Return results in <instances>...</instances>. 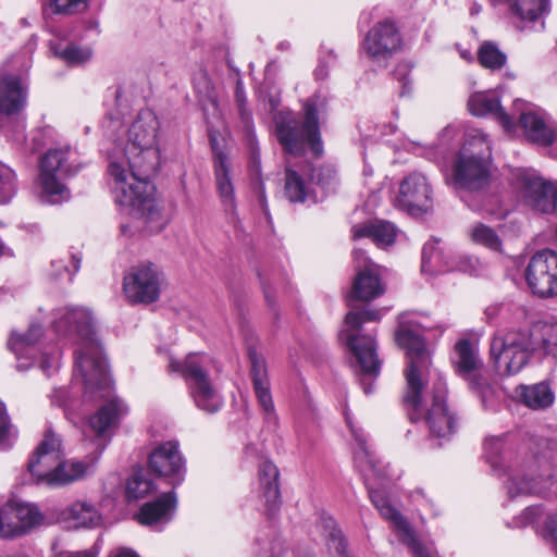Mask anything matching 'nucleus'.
<instances>
[{"mask_svg":"<svg viewBox=\"0 0 557 557\" xmlns=\"http://www.w3.org/2000/svg\"><path fill=\"white\" fill-rule=\"evenodd\" d=\"M52 326L62 335L79 338L75 351V364L84 380L86 394L99 393L103 403L90 417L89 426L97 436H104L116 429L127 414L126 404L113 393L108 363L96 336L91 312L85 308H60L53 313Z\"/></svg>","mask_w":557,"mask_h":557,"instance_id":"1","label":"nucleus"},{"mask_svg":"<svg viewBox=\"0 0 557 557\" xmlns=\"http://www.w3.org/2000/svg\"><path fill=\"white\" fill-rule=\"evenodd\" d=\"M379 269V265L366 262V269L356 273L351 289L346 297L349 311L341 331V338L355 357L354 368L360 375L359 382L364 394L372 393L373 381L380 374L381 361L376 352L375 336L363 333V324L380 321L383 311L371 308L358 309L355 302L357 300L369 302L385 293Z\"/></svg>","mask_w":557,"mask_h":557,"instance_id":"2","label":"nucleus"},{"mask_svg":"<svg viewBox=\"0 0 557 557\" xmlns=\"http://www.w3.org/2000/svg\"><path fill=\"white\" fill-rule=\"evenodd\" d=\"M108 172L114 181L116 201L129 208L131 214L149 223L160 222L161 213L149 182L160 166V150L152 147H123L114 145L109 154Z\"/></svg>","mask_w":557,"mask_h":557,"instance_id":"3","label":"nucleus"},{"mask_svg":"<svg viewBox=\"0 0 557 557\" xmlns=\"http://www.w3.org/2000/svg\"><path fill=\"white\" fill-rule=\"evenodd\" d=\"M557 357V322L530 332L511 330L497 333L491 342V359L500 375H515L530 361L534 351Z\"/></svg>","mask_w":557,"mask_h":557,"instance_id":"4","label":"nucleus"},{"mask_svg":"<svg viewBox=\"0 0 557 557\" xmlns=\"http://www.w3.org/2000/svg\"><path fill=\"white\" fill-rule=\"evenodd\" d=\"M504 448L502 436H492L484 443L486 460L492 469L507 475L504 485L510 498L519 495H543L550 488L553 476L547 462L543 469L539 460L529 462L522 469H509L503 457Z\"/></svg>","mask_w":557,"mask_h":557,"instance_id":"5","label":"nucleus"},{"mask_svg":"<svg viewBox=\"0 0 557 557\" xmlns=\"http://www.w3.org/2000/svg\"><path fill=\"white\" fill-rule=\"evenodd\" d=\"M274 122L277 140L286 153L302 156L306 148L315 157L322 153L317 98L305 102L302 120L295 119L289 112H278Z\"/></svg>","mask_w":557,"mask_h":557,"instance_id":"6","label":"nucleus"},{"mask_svg":"<svg viewBox=\"0 0 557 557\" xmlns=\"http://www.w3.org/2000/svg\"><path fill=\"white\" fill-rule=\"evenodd\" d=\"M490 158L491 144L487 135L482 131H474L453 163L448 184L455 189L470 193L483 189L490 183Z\"/></svg>","mask_w":557,"mask_h":557,"instance_id":"7","label":"nucleus"},{"mask_svg":"<svg viewBox=\"0 0 557 557\" xmlns=\"http://www.w3.org/2000/svg\"><path fill=\"white\" fill-rule=\"evenodd\" d=\"M396 342L406 350L408 368L406 370L407 393L405 403L410 408L409 418L418 421L421 418V391L423 377L431 366V354L418 330L400 322L396 332Z\"/></svg>","mask_w":557,"mask_h":557,"instance_id":"8","label":"nucleus"},{"mask_svg":"<svg viewBox=\"0 0 557 557\" xmlns=\"http://www.w3.org/2000/svg\"><path fill=\"white\" fill-rule=\"evenodd\" d=\"M354 435L358 444V448L355 451V462L364 478L372 504L385 519L394 524L397 536L401 543L407 541L412 542L414 532L410 528V524L391 505L385 491L376 486V481H381L384 473L377 468L376 461L367 446L366 438L355 432Z\"/></svg>","mask_w":557,"mask_h":557,"instance_id":"9","label":"nucleus"},{"mask_svg":"<svg viewBox=\"0 0 557 557\" xmlns=\"http://www.w3.org/2000/svg\"><path fill=\"white\" fill-rule=\"evenodd\" d=\"M207 362L206 356L189 354L184 362L171 359L169 370L181 373L185 379L190 395L199 409L214 413L221 409L223 399L209 379Z\"/></svg>","mask_w":557,"mask_h":557,"instance_id":"10","label":"nucleus"},{"mask_svg":"<svg viewBox=\"0 0 557 557\" xmlns=\"http://www.w3.org/2000/svg\"><path fill=\"white\" fill-rule=\"evenodd\" d=\"M69 148L49 149L40 160L39 185L45 200L51 205L66 201L71 197L65 177L74 175L78 169L70 162Z\"/></svg>","mask_w":557,"mask_h":557,"instance_id":"11","label":"nucleus"},{"mask_svg":"<svg viewBox=\"0 0 557 557\" xmlns=\"http://www.w3.org/2000/svg\"><path fill=\"white\" fill-rule=\"evenodd\" d=\"M421 269L431 274L460 271L472 275L482 270V264L475 257L444 246L441 240L434 239L424 244L422 248Z\"/></svg>","mask_w":557,"mask_h":557,"instance_id":"12","label":"nucleus"},{"mask_svg":"<svg viewBox=\"0 0 557 557\" xmlns=\"http://www.w3.org/2000/svg\"><path fill=\"white\" fill-rule=\"evenodd\" d=\"M163 274L152 263L134 265L123 277V293L129 304L149 305L160 298Z\"/></svg>","mask_w":557,"mask_h":557,"instance_id":"13","label":"nucleus"},{"mask_svg":"<svg viewBox=\"0 0 557 557\" xmlns=\"http://www.w3.org/2000/svg\"><path fill=\"white\" fill-rule=\"evenodd\" d=\"M42 521L44 515L36 505L9 500L0 507V537L12 540L24 536Z\"/></svg>","mask_w":557,"mask_h":557,"instance_id":"14","label":"nucleus"},{"mask_svg":"<svg viewBox=\"0 0 557 557\" xmlns=\"http://www.w3.org/2000/svg\"><path fill=\"white\" fill-rule=\"evenodd\" d=\"M524 276L534 295L542 298L557 296V253L549 249L536 252L530 259Z\"/></svg>","mask_w":557,"mask_h":557,"instance_id":"15","label":"nucleus"},{"mask_svg":"<svg viewBox=\"0 0 557 557\" xmlns=\"http://www.w3.org/2000/svg\"><path fill=\"white\" fill-rule=\"evenodd\" d=\"M63 458L61 438L50 429L45 432L42 441L28 461V471L37 482L50 484L53 471Z\"/></svg>","mask_w":557,"mask_h":557,"instance_id":"16","label":"nucleus"},{"mask_svg":"<svg viewBox=\"0 0 557 557\" xmlns=\"http://www.w3.org/2000/svg\"><path fill=\"white\" fill-rule=\"evenodd\" d=\"M401 45L399 32L394 22L385 20L375 24L367 34L362 48L377 64H384Z\"/></svg>","mask_w":557,"mask_h":557,"instance_id":"17","label":"nucleus"},{"mask_svg":"<svg viewBox=\"0 0 557 557\" xmlns=\"http://www.w3.org/2000/svg\"><path fill=\"white\" fill-rule=\"evenodd\" d=\"M395 205L412 215L428 212L432 207V189L425 175L412 172L406 176L400 183Z\"/></svg>","mask_w":557,"mask_h":557,"instance_id":"18","label":"nucleus"},{"mask_svg":"<svg viewBox=\"0 0 557 557\" xmlns=\"http://www.w3.org/2000/svg\"><path fill=\"white\" fill-rule=\"evenodd\" d=\"M148 466L158 476L166 478L173 485L183 482L186 462L178 442L168 441L158 445L149 455Z\"/></svg>","mask_w":557,"mask_h":557,"instance_id":"19","label":"nucleus"},{"mask_svg":"<svg viewBox=\"0 0 557 557\" xmlns=\"http://www.w3.org/2000/svg\"><path fill=\"white\" fill-rule=\"evenodd\" d=\"M446 393L445 382L438 379L433 385L432 406L425 418L431 433L441 438L450 436L457 428V420L445 403Z\"/></svg>","mask_w":557,"mask_h":557,"instance_id":"20","label":"nucleus"},{"mask_svg":"<svg viewBox=\"0 0 557 557\" xmlns=\"http://www.w3.org/2000/svg\"><path fill=\"white\" fill-rule=\"evenodd\" d=\"M248 356L251 363L250 373L255 394L264 412V419L268 423L276 425L277 416L275 413L274 404L270 393L265 360L255 348L251 347L248 349Z\"/></svg>","mask_w":557,"mask_h":557,"instance_id":"21","label":"nucleus"},{"mask_svg":"<svg viewBox=\"0 0 557 557\" xmlns=\"http://www.w3.org/2000/svg\"><path fill=\"white\" fill-rule=\"evenodd\" d=\"M210 140L213 150L215 188L224 210L233 213L236 209V197L231 173V161L230 158L218 148L215 137L210 135Z\"/></svg>","mask_w":557,"mask_h":557,"instance_id":"22","label":"nucleus"},{"mask_svg":"<svg viewBox=\"0 0 557 557\" xmlns=\"http://www.w3.org/2000/svg\"><path fill=\"white\" fill-rule=\"evenodd\" d=\"M468 109L471 114L476 116H493L508 133L516 127L513 116L504 110L500 104V97L495 90L472 94L468 100Z\"/></svg>","mask_w":557,"mask_h":557,"instance_id":"23","label":"nucleus"},{"mask_svg":"<svg viewBox=\"0 0 557 557\" xmlns=\"http://www.w3.org/2000/svg\"><path fill=\"white\" fill-rule=\"evenodd\" d=\"M523 201L536 212L554 213L557 210V187L543 178H532L525 183Z\"/></svg>","mask_w":557,"mask_h":557,"instance_id":"24","label":"nucleus"},{"mask_svg":"<svg viewBox=\"0 0 557 557\" xmlns=\"http://www.w3.org/2000/svg\"><path fill=\"white\" fill-rule=\"evenodd\" d=\"M280 471L277 467L268 459L259 465V491L260 497L265 507V513L269 517L274 516L280 509Z\"/></svg>","mask_w":557,"mask_h":557,"instance_id":"25","label":"nucleus"},{"mask_svg":"<svg viewBox=\"0 0 557 557\" xmlns=\"http://www.w3.org/2000/svg\"><path fill=\"white\" fill-rule=\"evenodd\" d=\"M27 102V84L18 76L0 77V113L12 115L20 113Z\"/></svg>","mask_w":557,"mask_h":557,"instance_id":"26","label":"nucleus"},{"mask_svg":"<svg viewBox=\"0 0 557 557\" xmlns=\"http://www.w3.org/2000/svg\"><path fill=\"white\" fill-rule=\"evenodd\" d=\"M160 123L153 111L141 110L128 129V140L124 147H152L157 145Z\"/></svg>","mask_w":557,"mask_h":557,"instance_id":"27","label":"nucleus"},{"mask_svg":"<svg viewBox=\"0 0 557 557\" xmlns=\"http://www.w3.org/2000/svg\"><path fill=\"white\" fill-rule=\"evenodd\" d=\"M176 494L168 492L158 497L154 502L146 503L136 515L137 521L147 527H156L168 523L176 509Z\"/></svg>","mask_w":557,"mask_h":557,"instance_id":"28","label":"nucleus"},{"mask_svg":"<svg viewBox=\"0 0 557 557\" xmlns=\"http://www.w3.org/2000/svg\"><path fill=\"white\" fill-rule=\"evenodd\" d=\"M493 5L507 4L511 18L519 28L534 23L548 11L549 0H491Z\"/></svg>","mask_w":557,"mask_h":557,"instance_id":"29","label":"nucleus"},{"mask_svg":"<svg viewBox=\"0 0 557 557\" xmlns=\"http://www.w3.org/2000/svg\"><path fill=\"white\" fill-rule=\"evenodd\" d=\"M59 520L69 529L95 528L101 523V515L92 504L76 502L59 513Z\"/></svg>","mask_w":557,"mask_h":557,"instance_id":"30","label":"nucleus"},{"mask_svg":"<svg viewBox=\"0 0 557 557\" xmlns=\"http://www.w3.org/2000/svg\"><path fill=\"white\" fill-rule=\"evenodd\" d=\"M518 123L528 140L542 146L553 144L555 133L539 113L532 110L523 111Z\"/></svg>","mask_w":557,"mask_h":557,"instance_id":"31","label":"nucleus"},{"mask_svg":"<svg viewBox=\"0 0 557 557\" xmlns=\"http://www.w3.org/2000/svg\"><path fill=\"white\" fill-rule=\"evenodd\" d=\"M284 191L290 202L305 203L311 201L315 203L319 200L310 180H306L305 175L288 166L285 169Z\"/></svg>","mask_w":557,"mask_h":557,"instance_id":"32","label":"nucleus"},{"mask_svg":"<svg viewBox=\"0 0 557 557\" xmlns=\"http://www.w3.org/2000/svg\"><path fill=\"white\" fill-rule=\"evenodd\" d=\"M397 235L396 226L387 221H375L358 224L352 227V237L371 238L379 247H387L394 244Z\"/></svg>","mask_w":557,"mask_h":557,"instance_id":"33","label":"nucleus"},{"mask_svg":"<svg viewBox=\"0 0 557 557\" xmlns=\"http://www.w3.org/2000/svg\"><path fill=\"white\" fill-rule=\"evenodd\" d=\"M41 336V327L37 324H32L28 331L25 334L12 333L8 346L12 350V352L16 356L17 364L16 368L21 371L27 370L32 362L28 360V357L24 356L29 350L33 349V345Z\"/></svg>","mask_w":557,"mask_h":557,"instance_id":"34","label":"nucleus"},{"mask_svg":"<svg viewBox=\"0 0 557 557\" xmlns=\"http://www.w3.org/2000/svg\"><path fill=\"white\" fill-rule=\"evenodd\" d=\"M516 394L527 407L534 410L550 407L555 398L552 388L545 382L533 385H520L517 387Z\"/></svg>","mask_w":557,"mask_h":557,"instance_id":"35","label":"nucleus"},{"mask_svg":"<svg viewBox=\"0 0 557 557\" xmlns=\"http://www.w3.org/2000/svg\"><path fill=\"white\" fill-rule=\"evenodd\" d=\"M453 363L456 372L466 376L480 366V360L473 345L468 339H460L455 344Z\"/></svg>","mask_w":557,"mask_h":557,"instance_id":"36","label":"nucleus"},{"mask_svg":"<svg viewBox=\"0 0 557 557\" xmlns=\"http://www.w3.org/2000/svg\"><path fill=\"white\" fill-rule=\"evenodd\" d=\"M322 528L330 552L338 557H350L347 541L343 532L337 528L335 520L332 517L323 518Z\"/></svg>","mask_w":557,"mask_h":557,"instance_id":"37","label":"nucleus"},{"mask_svg":"<svg viewBox=\"0 0 557 557\" xmlns=\"http://www.w3.org/2000/svg\"><path fill=\"white\" fill-rule=\"evenodd\" d=\"M51 51L69 65H78L87 62L91 58V50L88 47H79L74 44L63 46L51 42Z\"/></svg>","mask_w":557,"mask_h":557,"instance_id":"38","label":"nucleus"},{"mask_svg":"<svg viewBox=\"0 0 557 557\" xmlns=\"http://www.w3.org/2000/svg\"><path fill=\"white\" fill-rule=\"evenodd\" d=\"M88 465L82 461H64L54 469L53 476L49 485H60L73 482L85 475Z\"/></svg>","mask_w":557,"mask_h":557,"instance_id":"39","label":"nucleus"},{"mask_svg":"<svg viewBox=\"0 0 557 557\" xmlns=\"http://www.w3.org/2000/svg\"><path fill=\"white\" fill-rule=\"evenodd\" d=\"M153 487L148 475L143 470H136L127 479L125 494L128 500H138L150 494Z\"/></svg>","mask_w":557,"mask_h":557,"instance_id":"40","label":"nucleus"},{"mask_svg":"<svg viewBox=\"0 0 557 557\" xmlns=\"http://www.w3.org/2000/svg\"><path fill=\"white\" fill-rule=\"evenodd\" d=\"M478 59L483 67L492 71L503 69L507 62V55L492 41H485L480 46Z\"/></svg>","mask_w":557,"mask_h":557,"instance_id":"41","label":"nucleus"},{"mask_svg":"<svg viewBox=\"0 0 557 557\" xmlns=\"http://www.w3.org/2000/svg\"><path fill=\"white\" fill-rule=\"evenodd\" d=\"M471 239L491 250L500 251L502 240L497 233L485 224H476L470 232Z\"/></svg>","mask_w":557,"mask_h":557,"instance_id":"42","label":"nucleus"},{"mask_svg":"<svg viewBox=\"0 0 557 557\" xmlns=\"http://www.w3.org/2000/svg\"><path fill=\"white\" fill-rule=\"evenodd\" d=\"M16 188L15 172L11 168L0 164V203L10 202L16 194Z\"/></svg>","mask_w":557,"mask_h":557,"instance_id":"43","label":"nucleus"},{"mask_svg":"<svg viewBox=\"0 0 557 557\" xmlns=\"http://www.w3.org/2000/svg\"><path fill=\"white\" fill-rule=\"evenodd\" d=\"M309 178L312 186L315 184L317 186H320L323 191H330L334 187L336 173L331 168L321 166L318 169H312L311 173L309 174Z\"/></svg>","mask_w":557,"mask_h":557,"instance_id":"44","label":"nucleus"},{"mask_svg":"<svg viewBox=\"0 0 557 557\" xmlns=\"http://www.w3.org/2000/svg\"><path fill=\"white\" fill-rule=\"evenodd\" d=\"M88 0H50L49 9L54 14H75L87 8Z\"/></svg>","mask_w":557,"mask_h":557,"instance_id":"45","label":"nucleus"},{"mask_svg":"<svg viewBox=\"0 0 557 557\" xmlns=\"http://www.w3.org/2000/svg\"><path fill=\"white\" fill-rule=\"evenodd\" d=\"M540 533L548 543L552 550L557 555V513L549 515L545 518Z\"/></svg>","mask_w":557,"mask_h":557,"instance_id":"46","label":"nucleus"},{"mask_svg":"<svg viewBox=\"0 0 557 557\" xmlns=\"http://www.w3.org/2000/svg\"><path fill=\"white\" fill-rule=\"evenodd\" d=\"M235 100L242 121L247 127H249L251 123V113L246 108V94L240 81L236 84Z\"/></svg>","mask_w":557,"mask_h":557,"instance_id":"47","label":"nucleus"},{"mask_svg":"<svg viewBox=\"0 0 557 557\" xmlns=\"http://www.w3.org/2000/svg\"><path fill=\"white\" fill-rule=\"evenodd\" d=\"M59 360L60 355L58 351L44 354L41 356L39 367L47 376H50L59 368Z\"/></svg>","mask_w":557,"mask_h":557,"instance_id":"48","label":"nucleus"},{"mask_svg":"<svg viewBox=\"0 0 557 557\" xmlns=\"http://www.w3.org/2000/svg\"><path fill=\"white\" fill-rule=\"evenodd\" d=\"M52 268H54V274L57 277H61L62 273L65 272L69 274V278L72 280V276L79 270L81 268V259L76 256H72V265L73 270L71 271L67 265L64 264L62 260H53L51 262Z\"/></svg>","mask_w":557,"mask_h":557,"instance_id":"49","label":"nucleus"},{"mask_svg":"<svg viewBox=\"0 0 557 557\" xmlns=\"http://www.w3.org/2000/svg\"><path fill=\"white\" fill-rule=\"evenodd\" d=\"M542 513L540 507H528L516 521L517 527H525L537 521Z\"/></svg>","mask_w":557,"mask_h":557,"instance_id":"50","label":"nucleus"},{"mask_svg":"<svg viewBox=\"0 0 557 557\" xmlns=\"http://www.w3.org/2000/svg\"><path fill=\"white\" fill-rule=\"evenodd\" d=\"M10 429L11 423L5 411V407L0 403V444H2L8 438Z\"/></svg>","mask_w":557,"mask_h":557,"instance_id":"51","label":"nucleus"},{"mask_svg":"<svg viewBox=\"0 0 557 557\" xmlns=\"http://www.w3.org/2000/svg\"><path fill=\"white\" fill-rule=\"evenodd\" d=\"M409 547V549L417 556V557H432L430 552L426 547H424L414 536H412V542L407 541L404 543Z\"/></svg>","mask_w":557,"mask_h":557,"instance_id":"52","label":"nucleus"},{"mask_svg":"<svg viewBox=\"0 0 557 557\" xmlns=\"http://www.w3.org/2000/svg\"><path fill=\"white\" fill-rule=\"evenodd\" d=\"M356 271L366 269V262L368 264H374L371 260L366 257V252L362 249H355L352 252Z\"/></svg>","mask_w":557,"mask_h":557,"instance_id":"53","label":"nucleus"},{"mask_svg":"<svg viewBox=\"0 0 557 557\" xmlns=\"http://www.w3.org/2000/svg\"><path fill=\"white\" fill-rule=\"evenodd\" d=\"M280 549H281V547L278 544H276V545L265 544L262 547L261 552L256 555V557H278Z\"/></svg>","mask_w":557,"mask_h":557,"instance_id":"54","label":"nucleus"},{"mask_svg":"<svg viewBox=\"0 0 557 557\" xmlns=\"http://www.w3.org/2000/svg\"><path fill=\"white\" fill-rule=\"evenodd\" d=\"M315 76L320 79L325 78L327 76V70L323 64H320L315 70Z\"/></svg>","mask_w":557,"mask_h":557,"instance_id":"55","label":"nucleus"},{"mask_svg":"<svg viewBox=\"0 0 557 557\" xmlns=\"http://www.w3.org/2000/svg\"><path fill=\"white\" fill-rule=\"evenodd\" d=\"M459 53H460V57H461L463 60L468 61V62H471V61L473 60L472 53H471V51H470V50H468V49H460V50H459Z\"/></svg>","mask_w":557,"mask_h":557,"instance_id":"56","label":"nucleus"},{"mask_svg":"<svg viewBox=\"0 0 557 557\" xmlns=\"http://www.w3.org/2000/svg\"><path fill=\"white\" fill-rule=\"evenodd\" d=\"M116 557H138V555L135 552H133V550H123Z\"/></svg>","mask_w":557,"mask_h":557,"instance_id":"57","label":"nucleus"},{"mask_svg":"<svg viewBox=\"0 0 557 557\" xmlns=\"http://www.w3.org/2000/svg\"><path fill=\"white\" fill-rule=\"evenodd\" d=\"M410 90V88L408 87V82H404L403 83V90L400 91V96H405L406 94H408Z\"/></svg>","mask_w":557,"mask_h":557,"instance_id":"58","label":"nucleus"},{"mask_svg":"<svg viewBox=\"0 0 557 557\" xmlns=\"http://www.w3.org/2000/svg\"><path fill=\"white\" fill-rule=\"evenodd\" d=\"M278 106V101L275 98H270V107L274 110Z\"/></svg>","mask_w":557,"mask_h":557,"instance_id":"59","label":"nucleus"},{"mask_svg":"<svg viewBox=\"0 0 557 557\" xmlns=\"http://www.w3.org/2000/svg\"><path fill=\"white\" fill-rule=\"evenodd\" d=\"M75 557H94L90 553H77Z\"/></svg>","mask_w":557,"mask_h":557,"instance_id":"60","label":"nucleus"},{"mask_svg":"<svg viewBox=\"0 0 557 557\" xmlns=\"http://www.w3.org/2000/svg\"><path fill=\"white\" fill-rule=\"evenodd\" d=\"M264 295H265V298L268 300V302H271V297H270V294L267 289H264Z\"/></svg>","mask_w":557,"mask_h":557,"instance_id":"61","label":"nucleus"},{"mask_svg":"<svg viewBox=\"0 0 557 557\" xmlns=\"http://www.w3.org/2000/svg\"><path fill=\"white\" fill-rule=\"evenodd\" d=\"M287 47H288V44H285V42H281L278 46L280 49H285Z\"/></svg>","mask_w":557,"mask_h":557,"instance_id":"62","label":"nucleus"},{"mask_svg":"<svg viewBox=\"0 0 557 557\" xmlns=\"http://www.w3.org/2000/svg\"><path fill=\"white\" fill-rule=\"evenodd\" d=\"M412 145L417 146L418 148H420V144L416 143V141H412Z\"/></svg>","mask_w":557,"mask_h":557,"instance_id":"63","label":"nucleus"}]
</instances>
